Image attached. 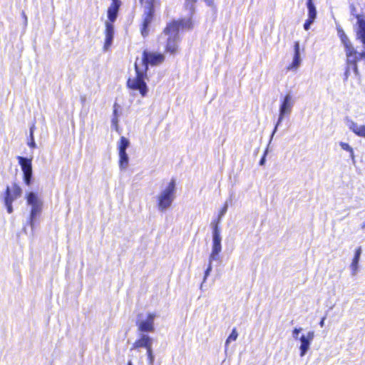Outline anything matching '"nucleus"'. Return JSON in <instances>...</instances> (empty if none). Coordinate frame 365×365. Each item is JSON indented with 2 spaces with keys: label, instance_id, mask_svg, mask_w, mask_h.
Masks as SVG:
<instances>
[{
  "label": "nucleus",
  "instance_id": "1",
  "mask_svg": "<svg viewBox=\"0 0 365 365\" xmlns=\"http://www.w3.org/2000/svg\"><path fill=\"white\" fill-rule=\"evenodd\" d=\"M165 60V56L160 53H155L145 50L143 53L141 59V67L138 63V60L135 63V69L136 77L133 79L129 78L127 81L128 88L133 90H138L142 96H145L148 92V87L145 82V78L147 76L148 65L152 66L162 63Z\"/></svg>",
  "mask_w": 365,
  "mask_h": 365
},
{
  "label": "nucleus",
  "instance_id": "2",
  "mask_svg": "<svg viewBox=\"0 0 365 365\" xmlns=\"http://www.w3.org/2000/svg\"><path fill=\"white\" fill-rule=\"evenodd\" d=\"M26 199L28 206L31 207L29 223L33 229L37 220V217L42 212L43 202L41 194L34 190H27Z\"/></svg>",
  "mask_w": 365,
  "mask_h": 365
},
{
  "label": "nucleus",
  "instance_id": "3",
  "mask_svg": "<svg viewBox=\"0 0 365 365\" xmlns=\"http://www.w3.org/2000/svg\"><path fill=\"white\" fill-rule=\"evenodd\" d=\"M163 36H168L165 46L166 52L175 54L178 51V43L180 41L176 23L168 24L160 38H162Z\"/></svg>",
  "mask_w": 365,
  "mask_h": 365
},
{
  "label": "nucleus",
  "instance_id": "4",
  "mask_svg": "<svg viewBox=\"0 0 365 365\" xmlns=\"http://www.w3.org/2000/svg\"><path fill=\"white\" fill-rule=\"evenodd\" d=\"M175 180L172 179L168 187L158 195V206L160 211L163 212L171 206L175 199Z\"/></svg>",
  "mask_w": 365,
  "mask_h": 365
},
{
  "label": "nucleus",
  "instance_id": "5",
  "mask_svg": "<svg viewBox=\"0 0 365 365\" xmlns=\"http://www.w3.org/2000/svg\"><path fill=\"white\" fill-rule=\"evenodd\" d=\"M363 47L364 48V51L361 52H358L355 48L353 49V51H346V63H347V67L346 70L344 73L345 79L348 78V76L349 75V72L351 70H352L354 73L356 75L358 73V68L356 65V62L359 59H365V45L364 43Z\"/></svg>",
  "mask_w": 365,
  "mask_h": 365
},
{
  "label": "nucleus",
  "instance_id": "6",
  "mask_svg": "<svg viewBox=\"0 0 365 365\" xmlns=\"http://www.w3.org/2000/svg\"><path fill=\"white\" fill-rule=\"evenodd\" d=\"M294 104V101L292 99V96L289 93L287 94L279 106V118L274 128V130L272 133L271 139L273 138L274 133L277 132V128L282 122L284 118L286 115H289L291 114Z\"/></svg>",
  "mask_w": 365,
  "mask_h": 365
},
{
  "label": "nucleus",
  "instance_id": "7",
  "mask_svg": "<svg viewBox=\"0 0 365 365\" xmlns=\"http://www.w3.org/2000/svg\"><path fill=\"white\" fill-rule=\"evenodd\" d=\"M211 225L212 227V246L209 257H210L211 260H218L219 254L222 250L220 230L217 223H211Z\"/></svg>",
  "mask_w": 365,
  "mask_h": 365
},
{
  "label": "nucleus",
  "instance_id": "8",
  "mask_svg": "<svg viewBox=\"0 0 365 365\" xmlns=\"http://www.w3.org/2000/svg\"><path fill=\"white\" fill-rule=\"evenodd\" d=\"M21 188L16 184H13L11 187L7 186L5 196L4 204L6 207L8 213H11L13 207L11 202L13 200L21 196Z\"/></svg>",
  "mask_w": 365,
  "mask_h": 365
},
{
  "label": "nucleus",
  "instance_id": "9",
  "mask_svg": "<svg viewBox=\"0 0 365 365\" xmlns=\"http://www.w3.org/2000/svg\"><path fill=\"white\" fill-rule=\"evenodd\" d=\"M158 317L155 313H148L145 319H138L136 325L140 333L153 332L155 331L154 320Z\"/></svg>",
  "mask_w": 365,
  "mask_h": 365
},
{
  "label": "nucleus",
  "instance_id": "10",
  "mask_svg": "<svg viewBox=\"0 0 365 365\" xmlns=\"http://www.w3.org/2000/svg\"><path fill=\"white\" fill-rule=\"evenodd\" d=\"M31 161L32 156L30 158L24 157V185L29 187L35 182V179L33 177Z\"/></svg>",
  "mask_w": 365,
  "mask_h": 365
},
{
  "label": "nucleus",
  "instance_id": "11",
  "mask_svg": "<svg viewBox=\"0 0 365 365\" xmlns=\"http://www.w3.org/2000/svg\"><path fill=\"white\" fill-rule=\"evenodd\" d=\"M153 339L146 334L140 333L139 339L135 341L133 349L145 348L147 350L152 348Z\"/></svg>",
  "mask_w": 365,
  "mask_h": 365
},
{
  "label": "nucleus",
  "instance_id": "12",
  "mask_svg": "<svg viewBox=\"0 0 365 365\" xmlns=\"http://www.w3.org/2000/svg\"><path fill=\"white\" fill-rule=\"evenodd\" d=\"M301 55L299 41H296L294 45V56L292 63L288 66V70L296 71L301 64Z\"/></svg>",
  "mask_w": 365,
  "mask_h": 365
},
{
  "label": "nucleus",
  "instance_id": "13",
  "mask_svg": "<svg viewBox=\"0 0 365 365\" xmlns=\"http://www.w3.org/2000/svg\"><path fill=\"white\" fill-rule=\"evenodd\" d=\"M120 5V0H112V4L108 9V19L110 23L113 24L116 20Z\"/></svg>",
  "mask_w": 365,
  "mask_h": 365
},
{
  "label": "nucleus",
  "instance_id": "14",
  "mask_svg": "<svg viewBox=\"0 0 365 365\" xmlns=\"http://www.w3.org/2000/svg\"><path fill=\"white\" fill-rule=\"evenodd\" d=\"M114 37V26L113 24L106 22V39L104 43V49L108 50L113 43Z\"/></svg>",
  "mask_w": 365,
  "mask_h": 365
},
{
  "label": "nucleus",
  "instance_id": "15",
  "mask_svg": "<svg viewBox=\"0 0 365 365\" xmlns=\"http://www.w3.org/2000/svg\"><path fill=\"white\" fill-rule=\"evenodd\" d=\"M192 16L190 15V17L187 19H182L179 21H173L171 23H176L178 26V33L180 29H191L192 28Z\"/></svg>",
  "mask_w": 365,
  "mask_h": 365
},
{
  "label": "nucleus",
  "instance_id": "16",
  "mask_svg": "<svg viewBox=\"0 0 365 365\" xmlns=\"http://www.w3.org/2000/svg\"><path fill=\"white\" fill-rule=\"evenodd\" d=\"M361 255V247H359L355 251L354 257V258L352 259V262L351 264L352 275H355L357 272L358 265H359V262L360 259Z\"/></svg>",
  "mask_w": 365,
  "mask_h": 365
},
{
  "label": "nucleus",
  "instance_id": "17",
  "mask_svg": "<svg viewBox=\"0 0 365 365\" xmlns=\"http://www.w3.org/2000/svg\"><path fill=\"white\" fill-rule=\"evenodd\" d=\"M299 340H300V346H299V350H300V356H304L308 351V350L310 348V345H311V341H309L308 339H307L305 338V335H302L301 337L299 338Z\"/></svg>",
  "mask_w": 365,
  "mask_h": 365
},
{
  "label": "nucleus",
  "instance_id": "18",
  "mask_svg": "<svg viewBox=\"0 0 365 365\" xmlns=\"http://www.w3.org/2000/svg\"><path fill=\"white\" fill-rule=\"evenodd\" d=\"M307 7L308 10V18L309 19L315 21L317 18V9L314 4L313 0H307Z\"/></svg>",
  "mask_w": 365,
  "mask_h": 365
},
{
  "label": "nucleus",
  "instance_id": "19",
  "mask_svg": "<svg viewBox=\"0 0 365 365\" xmlns=\"http://www.w3.org/2000/svg\"><path fill=\"white\" fill-rule=\"evenodd\" d=\"M119 154V167L120 170H125L128 165L129 158L126 152H118Z\"/></svg>",
  "mask_w": 365,
  "mask_h": 365
},
{
  "label": "nucleus",
  "instance_id": "20",
  "mask_svg": "<svg viewBox=\"0 0 365 365\" xmlns=\"http://www.w3.org/2000/svg\"><path fill=\"white\" fill-rule=\"evenodd\" d=\"M130 145V141L125 137H121L118 143V152H126L127 148Z\"/></svg>",
  "mask_w": 365,
  "mask_h": 365
},
{
  "label": "nucleus",
  "instance_id": "21",
  "mask_svg": "<svg viewBox=\"0 0 365 365\" xmlns=\"http://www.w3.org/2000/svg\"><path fill=\"white\" fill-rule=\"evenodd\" d=\"M197 0H185L184 6L186 9L189 10L190 16H193L195 12V4Z\"/></svg>",
  "mask_w": 365,
  "mask_h": 365
},
{
  "label": "nucleus",
  "instance_id": "22",
  "mask_svg": "<svg viewBox=\"0 0 365 365\" xmlns=\"http://www.w3.org/2000/svg\"><path fill=\"white\" fill-rule=\"evenodd\" d=\"M34 128H35V126L34 125L30 128L29 139L28 140V142H27L28 145L31 148H35L36 147V144L35 143L34 138Z\"/></svg>",
  "mask_w": 365,
  "mask_h": 365
},
{
  "label": "nucleus",
  "instance_id": "23",
  "mask_svg": "<svg viewBox=\"0 0 365 365\" xmlns=\"http://www.w3.org/2000/svg\"><path fill=\"white\" fill-rule=\"evenodd\" d=\"M339 145L343 150H346L350 153L351 158H352V160H354V153L353 148L346 143L341 142Z\"/></svg>",
  "mask_w": 365,
  "mask_h": 365
},
{
  "label": "nucleus",
  "instance_id": "24",
  "mask_svg": "<svg viewBox=\"0 0 365 365\" xmlns=\"http://www.w3.org/2000/svg\"><path fill=\"white\" fill-rule=\"evenodd\" d=\"M212 261L213 260L210 259V257H209L208 264H207V269L205 271V274H204V277H203L202 284L204 282H205V281L207 280V278L208 277V276L210 274V272H212Z\"/></svg>",
  "mask_w": 365,
  "mask_h": 365
},
{
  "label": "nucleus",
  "instance_id": "25",
  "mask_svg": "<svg viewBox=\"0 0 365 365\" xmlns=\"http://www.w3.org/2000/svg\"><path fill=\"white\" fill-rule=\"evenodd\" d=\"M237 336H238V333L237 331V329H236V328H234L232 329L231 334H230V336H228V338L227 339V340L225 341V347L227 346V345L229 344V343L231 341H235L237 339Z\"/></svg>",
  "mask_w": 365,
  "mask_h": 365
},
{
  "label": "nucleus",
  "instance_id": "26",
  "mask_svg": "<svg viewBox=\"0 0 365 365\" xmlns=\"http://www.w3.org/2000/svg\"><path fill=\"white\" fill-rule=\"evenodd\" d=\"M228 208V204L227 202H225L222 210L220 211L219 215H218V220L217 222H212V223H219L221 218L225 215V214L227 212Z\"/></svg>",
  "mask_w": 365,
  "mask_h": 365
},
{
  "label": "nucleus",
  "instance_id": "27",
  "mask_svg": "<svg viewBox=\"0 0 365 365\" xmlns=\"http://www.w3.org/2000/svg\"><path fill=\"white\" fill-rule=\"evenodd\" d=\"M345 48V52L346 51H353V49H354L355 48L353 46L351 42L350 41L349 38L347 39L346 41H344L341 42Z\"/></svg>",
  "mask_w": 365,
  "mask_h": 365
},
{
  "label": "nucleus",
  "instance_id": "28",
  "mask_svg": "<svg viewBox=\"0 0 365 365\" xmlns=\"http://www.w3.org/2000/svg\"><path fill=\"white\" fill-rule=\"evenodd\" d=\"M347 125L349 127V128L353 132V133H356L359 126L360 125L357 124L356 123L352 121V120H348V123H347Z\"/></svg>",
  "mask_w": 365,
  "mask_h": 365
},
{
  "label": "nucleus",
  "instance_id": "29",
  "mask_svg": "<svg viewBox=\"0 0 365 365\" xmlns=\"http://www.w3.org/2000/svg\"><path fill=\"white\" fill-rule=\"evenodd\" d=\"M147 356L148 359V363L150 365H153L155 356L153 353V349L150 348L147 350Z\"/></svg>",
  "mask_w": 365,
  "mask_h": 365
},
{
  "label": "nucleus",
  "instance_id": "30",
  "mask_svg": "<svg viewBox=\"0 0 365 365\" xmlns=\"http://www.w3.org/2000/svg\"><path fill=\"white\" fill-rule=\"evenodd\" d=\"M355 134L359 137L365 138V125H360Z\"/></svg>",
  "mask_w": 365,
  "mask_h": 365
},
{
  "label": "nucleus",
  "instance_id": "31",
  "mask_svg": "<svg viewBox=\"0 0 365 365\" xmlns=\"http://www.w3.org/2000/svg\"><path fill=\"white\" fill-rule=\"evenodd\" d=\"M314 22V20H312V19H307L306 21H305V23L304 24V30L306 31H308L312 24Z\"/></svg>",
  "mask_w": 365,
  "mask_h": 365
},
{
  "label": "nucleus",
  "instance_id": "32",
  "mask_svg": "<svg viewBox=\"0 0 365 365\" xmlns=\"http://www.w3.org/2000/svg\"><path fill=\"white\" fill-rule=\"evenodd\" d=\"M302 330V328H295V329H294V330L292 331V336H293V338L295 339H297L298 336H299V334L301 332Z\"/></svg>",
  "mask_w": 365,
  "mask_h": 365
},
{
  "label": "nucleus",
  "instance_id": "33",
  "mask_svg": "<svg viewBox=\"0 0 365 365\" xmlns=\"http://www.w3.org/2000/svg\"><path fill=\"white\" fill-rule=\"evenodd\" d=\"M305 338L312 342L314 338V332L312 331H309Z\"/></svg>",
  "mask_w": 365,
  "mask_h": 365
},
{
  "label": "nucleus",
  "instance_id": "34",
  "mask_svg": "<svg viewBox=\"0 0 365 365\" xmlns=\"http://www.w3.org/2000/svg\"><path fill=\"white\" fill-rule=\"evenodd\" d=\"M267 152V150L264 152L263 156L262 157V158L259 160L260 165H264L265 164Z\"/></svg>",
  "mask_w": 365,
  "mask_h": 365
},
{
  "label": "nucleus",
  "instance_id": "35",
  "mask_svg": "<svg viewBox=\"0 0 365 365\" xmlns=\"http://www.w3.org/2000/svg\"><path fill=\"white\" fill-rule=\"evenodd\" d=\"M339 38H340L341 42L349 39L348 36L346 35V34L344 32H342V34H339Z\"/></svg>",
  "mask_w": 365,
  "mask_h": 365
},
{
  "label": "nucleus",
  "instance_id": "36",
  "mask_svg": "<svg viewBox=\"0 0 365 365\" xmlns=\"http://www.w3.org/2000/svg\"><path fill=\"white\" fill-rule=\"evenodd\" d=\"M19 164L21 166V170H23V156L18 157Z\"/></svg>",
  "mask_w": 365,
  "mask_h": 365
},
{
  "label": "nucleus",
  "instance_id": "37",
  "mask_svg": "<svg viewBox=\"0 0 365 365\" xmlns=\"http://www.w3.org/2000/svg\"><path fill=\"white\" fill-rule=\"evenodd\" d=\"M206 4L209 6H212L213 4V0H204Z\"/></svg>",
  "mask_w": 365,
  "mask_h": 365
},
{
  "label": "nucleus",
  "instance_id": "38",
  "mask_svg": "<svg viewBox=\"0 0 365 365\" xmlns=\"http://www.w3.org/2000/svg\"><path fill=\"white\" fill-rule=\"evenodd\" d=\"M325 319H326V317H322V319H321V321L319 322V325L321 327H323L324 326Z\"/></svg>",
  "mask_w": 365,
  "mask_h": 365
},
{
  "label": "nucleus",
  "instance_id": "39",
  "mask_svg": "<svg viewBox=\"0 0 365 365\" xmlns=\"http://www.w3.org/2000/svg\"><path fill=\"white\" fill-rule=\"evenodd\" d=\"M14 271L18 273V274L19 275V277H21V272H20V270H19V266H18V270H17L16 265L14 264Z\"/></svg>",
  "mask_w": 365,
  "mask_h": 365
},
{
  "label": "nucleus",
  "instance_id": "40",
  "mask_svg": "<svg viewBox=\"0 0 365 365\" xmlns=\"http://www.w3.org/2000/svg\"><path fill=\"white\" fill-rule=\"evenodd\" d=\"M117 113H118V110H117V104L115 103L114 105V110H113V115L114 116H116L117 117Z\"/></svg>",
  "mask_w": 365,
  "mask_h": 365
},
{
  "label": "nucleus",
  "instance_id": "41",
  "mask_svg": "<svg viewBox=\"0 0 365 365\" xmlns=\"http://www.w3.org/2000/svg\"><path fill=\"white\" fill-rule=\"evenodd\" d=\"M118 123V118L116 116H114L112 119V123L113 124H116Z\"/></svg>",
  "mask_w": 365,
  "mask_h": 365
},
{
  "label": "nucleus",
  "instance_id": "42",
  "mask_svg": "<svg viewBox=\"0 0 365 365\" xmlns=\"http://www.w3.org/2000/svg\"><path fill=\"white\" fill-rule=\"evenodd\" d=\"M337 31H338V34L339 35V34H342V32H344V31L341 29H338Z\"/></svg>",
  "mask_w": 365,
  "mask_h": 365
},
{
  "label": "nucleus",
  "instance_id": "43",
  "mask_svg": "<svg viewBox=\"0 0 365 365\" xmlns=\"http://www.w3.org/2000/svg\"><path fill=\"white\" fill-rule=\"evenodd\" d=\"M362 229H365V222L361 225Z\"/></svg>",
  "mask_w": 365,
  "mask_h": 365
},
{
  "label": "nucleus",
  "instance_id": "44",
  "mask_svg": "<svg viewBox=\"0 0 365 365\" xmlns=\"http://www.w3.org/2000/svg\"><path fill=\"white\" fill-rule=\"evenodd\" d=\"M128 365H133L132 362L130 361H128Z\"/></svg>",
  "mask_w": 365,
  "mask_h": 365
}]
</instances>
